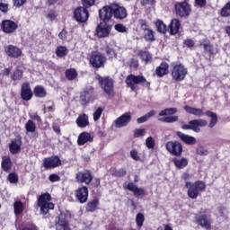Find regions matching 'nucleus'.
Instances as JSON below:
<instances>
[{
    "label": "nucleus",
    "mask_w": 230,
    "mask_h": 230,
    "mask_svg": "<svg viewBox=\"0 0 230 230\" xmlns=\"http://www.w3.org/2000/svg\"><path fill=\"white\" fill-rule=\"evenodd\" d=\"M112 17L116 21H125L128 17V12L125 6L116 2L104 5L99 10V19L102 22H111Z\"/></svg>",
    "instance_id": "nucleus-1"
},
{
    "label": "nucleus",
    "mask_w": 230,
    "mask_h": 230,
    "mask_svg": "<svg viewBox=\"0 0 230 230\" xmlns=\"http://www.w3.org/2000/svg\"><path fill=\"white\" fill-rule=\"evenodd\" d=\"M82 6L74 10V21L79 24H84L89 21V8L96 5V0H81Z\"/></svg>",
    "instance_id": "nucleus-2"
},
{
    "label": "nucleus",
    "mask_w": 230,
    "mask_h": 230,
    "mask_svg": "<svg viewBox=\"0 0 230 230\" xmlns=\"http://www.w3.org/2000/svg\"><path fill=\"white\" fill-rule=\"evenodd\" d=\"M51 200H53V198L49 192L40 194L38 197L37 206L40 208L41 215H48L49 213V209H55V204L51 202Z\"/></svg>",
    "instance_id": "nucleus-3"
},
{
    "label": "nucleus",
    "mask_w": 230,
    "mask_h": 230,
    "mask_svg": "<svg viewBox=\"0 0 230 230\" xmlns=\"http://www.w3.org/2000/svg\"><path fill=\"white\" fill-rule=\"evenodd\" d=\"M185 188H187V195L189 199H198L202 191H206V182L202 181H196L195 182L186 181Z\"/></svg>",
    "instance_id": "nucleus-4"
},
{
    "label": "nucleus",
    "mask_w": 230,
    "mask_h": 230,
    "mask_svg": "<svg viewBox=\"0 0 230 230\" xmlns=\"http://www.w3.org/2000/svg\"><path fill=\"white\" fill-rule=\"evenodd\" d=\"M95 79L99 83L101 89H102L103 93H105L107 96H115L116 93H114V79H112V77L109 75L102 76L100 74H97Z\"/></svg>",
    "instance_id": "nucleus-5"
},
{
    "label": "nucleus",
    "mask_w": 230,
    "mask_h": 230,
    "mask_svg": "<svg viewBox=\"0 0 230 230\" xmlns=\"http://www.w3.org/2000/svg\"><path fill=\"white\" fill-rule=\"evenodd\" d=\"M125 82L131 91H136V85H142V87H146V89H150L151 85V83L144 75H136L133 74L128 75Z\"/></svg>",
    "instance_id": "nucleus-6"
},
{
    "label": "nucleus",
    "mask_w": 230,
    "mask_h": 230,
    "mask_svg": "<svg viewBox=\"0 0 230 230\" xmlns=\"http://www.w3.org/2000/svg\"><path fill=\"white\" fill-rule=\"evenodd\" d=\"M171 76L174 82H183L188 75V68L181 63L171 64Z\"/></svg>",
    "instance_id": "nucleus-7"
},
{
    "label": "nucleus",
    "mask_w": 230,
    "mask_h": 230,
    "mask_svg": "<svg viewBox=\"0 0 230 230\" xmlns=\"http://www.w3.org/2000/svg\"><path fill=\"white\" fill-rule=\"evenodd\" d=\"M177 112H179L177 108H165L158 113V116L160 117L158 118V121H161L162 123H175L179 121V116L175 115Z\"/></svg>",
    "instance_id": "nucleus-8"
},
{
    "label": "nucleus",
    "mask_w": 230,
    "mask_h": 230,
    "mask_svg": "<svg viewBox=\"0 0 230 230\" xmlns=\"http://www.w3.org/2000/svg\"><path fill=\"white\" fill-rule=\"evenodd\" d=\"M174 12L178 17L187 19L191 13V4L186 2H178L174 4Z\"/></svg>",
    "instance_id": "nucleus-9"
},
{
    "label": "nucleus",
    "mask_w": 230,
    "mask_h": 230,
    "mask_svg": "<svg viewBox=\"0 0 230 230\" xmlns=\"http://www.w3.org/2000/svg\"><path fill=\"white\" fill-rule=\"evenodd\" d=\"M208 126V120L204 119H195L192 120H190L188 124H183L181 126L182 130H192L193 132H196V134H199L200 132V127H207Z\"/></svg>",
    "instance_id": "nucleus-10"
},
{
    "label": "nucleus",
    "mask_w": 230,
    "mask_h": 230,
    "mask_svg": "<svg viewBox=\"0 0 230 230\" xmlns=\"http://www.w3.org/2000/svg\"><path fill=\"white\" fill-rule=\"evenodd\" d=\"M165 148L171 155H174L175 157H181L182 155V152H184V147H182V144L177 140H171L165 144Z\"/></svg>",
    "instance_id": "nucleus-11"
},
{
    "label": "nucleus",
    "mask_w": 230,
    "mask_h": 230,
    "mask_svg": "<svg viewBox=\"0 0 230 230\" xmlns=\"http://www.w3.org/2000/svg\"><path fill=\"white\" fill-rule=\"evenodd\" d=\"M111 31H112V25L109 22H100L95 30V36L97 39H107L111 35Z\"/></svg>",
    "instance_id": "nucleus-12"
},
{
    "label": "nucleus",
    "mask_w": 230,
    "mask_h": 230,
    "mask_svg": "<svg viewBox=\"0 0 230 230\" xmlns=\"http://www.w3.org/2000/svg\"><path fill=\"white\" fill-rule=\"evenodd\" d=\"M42 166L45 170H55V168L62 166V160H60L58 155L45 157L43 159Z\"/></svg>",
    "instance_id": "nucleus-13"
},
{
    "label": "nucleus",
    "mask_w": 230,
    "mask_h": 230,
    "mask_svg": "<svg viewBox=\"0 0 230 230\" xmlns=\"http://www.w3.org/2000/svg\"><path fill=\"white\" fill-rule=\"evenodd\" d=\"M105 62L107 58L100 52H93L90 58V64L94 69H100V67H105Z\"/></svg>",
    "instance_id": "nucleus-14"
},
{
    "label": "nucleus",
    "mask_w": 230,
    "mask_h": 230,
    "mask_svg": "<svg viewBox=\"0 0 230 230\" xmlns=\"http://www.w3.org/2000/svg\"><path fill=\"white\" fill-rule=\"evenodd\" d=\"M0 28L4 33L7 35H12L19 30V25L13 20H3L0 23Z\"/></svg>",
    "instance_id": "nucleus-15"
},
{
    "label": "nucleus",
    "mask_w": 230,
    "mask_h": 230,
    "mask_svg": "<svg viewBox=\"0 0 230 230\" xmlns=\"http://www.w3.org/2000/svg\"><path fill=\"white\" fill-rule=\"evenodd\" d=\"M123 188L124 190L131 191L137 199H141L146 196V190L143 188L137 187L134 182H128V184L124 183Z\"/></svg>",
    "instance_id": "nucleus-16"
},
{
    "label": "nucleus",
    "mask_w": 230,
    "mask_h": 230,
    "mask_svg": "<svg viewBox=\"0 0 230 230\" xmlns=\"http://www.w3.org/2000/svg\"><path fill=\"white\" fill-rule=\"evenodd\" d=\"M93 172H91V170H85L84 172H78L75 174V180L77 181V182H80L81 184H87V186H89V184H91V182H93Z\"/></svg>",
    "instance_id": "nucleus-17"
},
{
    "label": "nucleus",
    "mask_w": 230,
    "mask_h": 230,
    "mask_svg": "<svg viewBox=\"0 0 230 230\" xmlns=\"http://www.w3.org/2000/svg\"><path fill=\"white\" fill-rule=\"evenodd\" d=\"M75 196L80 204H85V202L89 200V188L86 186L79 187L77 190H75Z\"/></svg>",
    "instance_id": "nucleus-18"
},
{
    "label": "nucleus",
    "mask_w": 230,
    "mask_h": 230,
    "mask_svg": "<svg viewBox=\"0 0 230 230\" xmlns=\"http://www.w3.org/2000/svg\"><path fill=\"white\" fill-rule=\"evenodd\" d=\"M20 96L23 102H30L33 98V91L29 82H24L21 87Z\"/></svg>",
    "instance_id": "nucleus-19"
},
{
    "label": "nucleus",
    "mask_w": 230,
    "mask_h": 230,
    "mask_svg": "<svg viewBox=\"0 0 230 230\" xmlns=\"http://www.w3.org/2000/svg\"><path fill=\"white\" fill-rule=\"evenodd\" d=\"M195 222L203 229L211 230V219L206 214H200L195 216Z\"/></svg>",
    "instance_id": "nucleus-20"
},
{
    "label": "nucleus",
    "mask_w": 230,
    "mask_h": 230,
    "mask_svg": "<svg viewBox=\"0 0 230 230\" xmlns=\"http://www.w3.org/2000/svg\"><path fill=\"white\" fill-rule=\"evenodd\" d=\"M4 51L9 58H21L22 57V49L15 45H7L4 47Z\"/></svg>",
    "instance_id": "nucleus-21"
},
{
    "label": "nucleus",
    "mask_w": 230,
    "mask_h": 230,
    "mask_svg": "<svg viewBox=\"0 0 230 230\" xmlns=\"http://www.w3.org/2000/svg\"><path fill=\"white\" fill-rule=\"evenodd\" d=\"M130 121H132V113L126 112L115 119V127L116 128L127 127Z\"/></svg>",
    "instance_id": "nucleus-22"
},
{
    "label": "nucleus",
    "mask_w": 230,
    "mask_h": 230,
    "mask_svg": "<svg viewBox=\"0 0 230 230\" xmlns=\"http://www.w3.org/2000/svg\"><path fill=\"white\" fill-rule=\"evenodd\" d=\"M94 94V88L90 86L89 88H85L80 95V100L83 105H87L91 100H93V96Z\"/></svg>",
    "instance_id": "nucleus-23"
},
{
    "label": "nucleus",
    "mask_w": 230,
    "mask_h": 230,
    "mask_svg": "<svg viewBox=\"0 0 230 230\" xmlns=\"http://www.w3.org/2000/svg\"><path fill=\"white\" fill-rule=\"evenodd\" d=\"M94 141V136L87 131L82 132L77 138V145L79 146H84L85 143H93Z\"/></svg>",
    "instance_id": "nucleus-24"
},
{
    "label": "nucleus",
    "mask_w": 230,
    "mask_h": 230,
    "mask_svg": "<svg viewBox=\"0 0 230 230\" xmlns=\"http://www.w3.org/2000/svg\"><path fill=\"white\" fill-rule=\"evenodd\" d=\"M181 31V20L172 18L168 25V32L170 35H177Z\"/></svg>",
    "instance_id": "nucleus-25"
},
{
    "label": "nucleus",
    "mask_w": 230,
    "mask_h": 230,
    "mask_svg": "<svg viewBox=\"0 0 230 230\" xmlns=\"http://www.w3.org/2000/svg\"><path fill=\"white\" fill-rule=\"evenodd\" d=\"M21 146H22V138L21 137H17L11 141L9 150L11 154H19V152H21Z\"/></svg>",
    "instance_id": "nucleus-26"
},
{
    "label": "nucleus",
    "mask_w": 230,
    "mask_h": 230,
    "mask_svg": "<svg viewBox=\"0 0 230 230\" xmlns=\"http://www.w3.org/2000/svg\"><path fill=\"white\" fill-rule=\"evenodd\" d=\"M176 136L185 145H189V146L197 145V138H195V137L186 135V134L182 133L181 131H177Z\"/></svg>",
    "instance_id": "nucleus-27"
},
{
    "label": "nucleus",
    "mask_w": 230,
    "mask_h": 230,
    "mask_svg": "<svg viewBox=\"0 0 230 230\" xmlns=\"http://www.w3.org/2000/svg\"><path fill=\"white\" fill-rule=\"evenodd\" d=\"M170 65L163 61L159 66L156 67L155 69V75L158 76V78H163V76H166L168 73H170Z\"/></svg>",
    "instance_id": "nucleus-28"
},
{
    "label": "nucleus",
    "mask_w": 230,
    "mask_h": 230,
    "mask_svg": "<svg viewBox=\"0 0 230 230\" xmlns=\"http://www.w3.org/2000/svg\"><path fill=\"white\" fill-rule=\"evenodd\" d=\"M200 47H203L205 53H208L209 57L215 55V46L211 43V40L205 39L199 43Z\"/></svg>",
    "instance_id": "nucleus-29"
},
{
    "label": "nucleus",
    "mask_w": 230,
    "mask_h": 230,
    "mask_svg": "<svg viewBox=\"0 0 230 230\" xmlns=\"http://www.w3.org/2000/svg\"><path fill=\"white\" fill-rule=\"evenodd\" d=\"M183 109L188 114H192L198 118H202V116H204V111L200 108H193L190 105H185Z\"/></svg>",
    "instance_id": "nucleus-30"
},
{
    "label": "nucleus",
    "mask_w": 230,
    "mask_h": 230,
    "mask_svg": "<svg viewBox=\"0 0 230 230\" xmlns=\"http://www.w3.org/2000/svg\"><path fill=\"white\" fill-rule=\"evenodd\" d=\"M75 123L80 128H85V127H89V116L85 113L79 115L75 120Z\"/></svg>",
    "instance_id": "nucleus-31"
},
{
    "label": "nucleus",
    "mask_w": 230,
    "mask_h": 230,
    "mask_svg": "<svg viewBox=\"0 0 230 230\" xmlns=\"http://www.w3.org/2000/svg\"><path fill=\"white\" fill-rule=\"evenodd\" d=\"M98 206H100V199L95 198L87 202L85 209L87 213H94V211H97Z\"/></svg>",
    "instance_id": "nucleus-32"
},
{
    "label": "nucleus",
    "mask_w": 230,
    "mask_h": 230,
    "mask_svg": "<svg viewBox=\"0 0 230 230\" xmlns=\"http://www.w3.org/2000/svg\"><path fill=\"white\" fill-rule=\"evenodd\" d=\"M205 115H207L208 118H210L208 124L209 128H214L217 126V123H218V115L211 111H205Z\"/></svg>",
    "instance_id": "nucleus-33"
},
{
    "label": "nucleus",
    "mask_w": 230,
    "mask_h": 230,
    "mask_svg": "<svg viewBox=\"0 0 230 230\" xmlns=\"http://www.w3.org/2000/svg\"><path fill=\"white\" fill-rule=\"evenodd\" d=\"M33 94L36 98H46L48 92L42 85H36L33 89Z\"/></svg>",
    "instance_id": "nucleus-34"
},
{
    "label": "nucleus",
    "mask_w": 230,
    "mask_h": 230,
    "mask_svg": "<svg viewBox=\"0 0 230 230\" xmlns=\"http://www.w3.org/2000/svg\"><path fill=\"white\" fill-rule=\"evenodd\" d=\"M110 173L112 177H117V178H121V177H125V175H127V169L125 168H111L110 169Z\"/></svg>",
    "instance_id": "nucleus-35"
},
{
    "label": "nucleus",
    "mask_w": 230,
    "mask_h": 230,
    "mask_svg": "<svg viewBox=\"0 0 230 230\" xmlns=\"http://www.w3.org/2000/svg\"><path fill=\"white\" fill-rule=\"evenodd\" d=\"M65 76L66 80L73 82V80H76V78H78V72L76 71V68H67L65 71Z\"/></svg>",
    "instance_id": "nucleus-36"
},
{
    "label": "nucleus",
    "mask_w": 230,
    "mask_h": 230,
    "mask_svg": "<svg viewBox=\"0 0 230 230\" xmlns=\"http://www.w3.org/2000/svg\"><path fill=\"white\" fill-rule=\"evenodd\" d=\"M172 163L178 170H182L183 168H186L188 165V160L184 157L179 159V158H173Z\"/></svg>",
    "instance_id": "nucleus-37"
},
{
    "label": "nucleus",
    "mask_w": 230,
    "mask_h": 230,
    "mask_svg": "<svg viewBox=\"0 0 230 230\" xmlns=\"http://www.w3.org/2000/svg\"><path fill=\"white\" fill-rule=\"evenodd\" d=\"M23 76H24V72L19 67H16L13 72V74L11 75V78L13 82H19L22 80Z\"/></svg>",
    "instance_id": "nucleus-38"
},
{
    "label": "nucleus",
    "mask_w": 230,
    "mask_h": 230,
    "mask_svg": "<svg viewBox=\"0 0 230 230\" xmlns=\"http://www.w3.org/2000/svg\"><path fill=\"white\" fill-rule=\"evenodd\" d=\"M155 26L159 33H163L164 35L168 31V27L164 22H163V20H157L155 23Z\"/></svg>",
    "instance_id": "nucleus-39"
},
{
    "label": "nucleus",
    "mask_w": 230,
    "mask_h": 230,
    "mask_svg": "<svg viewBox=\"0 0 230 230\" xmlns=\"http://www.w3.org/2000/svg\"><path fill=\"white\" fill-rule=\"evenodd\" d=\"M67 53H69V50L66 46H58L56 49V56L58 58H64V57H67Z\"/></svg>",
    "instance_id": "nucleus-40"
},
{
    "label": "nucleus",
    "mask_w": 230,
    "mask_h": 230,
    "mask_svg": "<svg viewBox=\"0 0 230 230\" xmlns=\"http://www.w3.org/2000/svg\"><path fill=\"white\" fill-rule=\"evenodd\" d=\"M2 169L4 172H10L12 170V159L10 157L4 156L2 160Z\"/></svg>",
    "instance_id": "nucleus-41"
},
{
    "label": "nucleus",
    "mask_w": 230,
    "mask_h": 230,
    "mask_svg": "<svg viewBox=\"0 0 230 230\" xmlns=\"http://www.w3.org/2000/svg\"><path fill=\"white\" fill-rule=\"evenodd\" d=\"M13 211L16 217H19V215H22V212L24 211V204L22 203V201H15L13 203Z\"/></svg>",
    "instance_id": "nucleus-42"
},
{
    "label": "nucleus",
    "mask_w": 230,
    "mask_h": 230,
    "mask_svg": "<svg viewBox=\"0 0 230 230\" xmlns=\"http://www.w3.org/2000/svg\"><path fill=\"white\" fill-rule=\"evenodd\" d=\"M155 31L152 29L144 31V39L146 42H154L155 40Z\"/></svg>",
    "instance_id": "nucleus-43"
},
{
    "label": "nucleus",
    "mask_w": 230,
    "mask_h": 230,
    "mask_svg": "<svg viewBox=\"0 0 230 230\" xmlns=\"http://www.w3.org/2000/svg\"><path fill=\"white\" fill-rule=\"evenodd\" d=\"M138 57H140L141 60H144L146 64L152 62V55L146 50L138 51Z\"/></svg>",
    "instance_id": "nucleus-44"
},
{
    "label": "nucleus",
    "mask_w": 230,
    "mask_h": 230,
    "mask_svg": "<svg viewBox=\"0 0 230 230\" xmlns=\"http://www.w3.org/2000/svg\"><path fill=\"white\" fill-rule=\"evenodd\" d=\"M153 116H155V111L151 110L149 112H147L146 115L138 118L137 119V123L141 124V123H146V121H148V119H150V118H152Z\"/></svg>",
    "instance_id": "nucleus-45"
},
{
    "label": "nucleus",
    "mask_w": 230,
    "mask_h": 230,
    "mask_svg": "<svg viewBox=\"0 0 230 230\" xmlns=\"http://www.w3.org/2000/svg\"><path fill=\"white\" fill-rule=\"evenodd\" d=\"M26 132L33 133L37 130V125L33 122L32 119H29L25 124Z\"/></svg>",
    "instance_id": "nucleus-46"
},
{
    "label": "nucleus",
    "mask_w": 230,
    "mask_h": 230,
    "mask_svg": "<svg viewBox=\"0 0 230 230\" xmlns=\"http://www.w3.org/2000/svg\"><path fill=\"white\" fill-rule=\"evenodd\" d=\"M136 224L137 227H143V224H145V214L137 213L136 216Z\"/></svg>",
    "instance_id": "nucleus-47"
},
{
    "label": "nucleus",
    "mask_w": 230,
    "mask_h": 230,
    "mask_svg": "<svg viewBox=\"0 0 230 230\" xmlns=\"http://www.w3.org/2000/svg\"><path fill=\"white\" fill-rule=\"evenodd\" d=\"M221 17H230V2L226 3L220 12Z\"/></svg>",
    "instance_id": "nucleus-48"
},
{
    "label": "nucleus",
    "mask_w": 230,
    "mask_h": 230,
    "mask_svg": "<svg viewBox=\"0 0 230 230\" xmlns=\"http://www.w3.org/2000/svg\"><path fill=\"white\" fill-rule=\"evenodd\" d=\"M7 181H9L11 184H17V182H19V175L15 172H11L7 176Z\"/></svg>",
    "instance_id": "nucleus-49"
},
{
    "label": "nucleus",
    "mask_w": 230,
    "mask_h": 230,
    "mask_svg": "<svg viewBox=\"0 0 230 230\" xmlns=\"http://www.w3.org/2000/svg\"><path fill=\"white\" fill-rule=\"evenodd\" d=\"M146 146L149 149L152 150L153 148L155 147V140L152 137H148L146 139Z\"/></svg>",
    "instance_id": "nucleus-50"
},
{
    "label": "nucleus",
    "mask_w": 230,
    "mask_h": 230,
    "mask_svg": "<svg viewBox=\"0 0 230 230\" xmlns=\"http://www.w3.org/2000/svg\"><path fill=\"white\" fill-rule=\"evenodd\" d=\"M106 55L109 57L110 59L116 58L118 57V54L116 53V50L111 47L106 48Z\"/></svg>",
    "instance_id": "nucleus-51"
},
{
    "label": "nucleus",
    "mask_w": 230,
    "mask_h": 230,
    "mask_svg": "<svg viewBox=\"0 0 230 230\" xmlns=\"http://www.w3.org/2000/svg\"><path fill=\"white\" fill-rule=\"evenodd\" d=\"M114 30L119 33H127L128 31L127 27L123 25V23H116L114 25Z\"/></svg>",
    "instance_id": "nucleus-52"
},
{
    "label": "nucleus",
    "mask_w": 230,
    "mask_h": 230,
    "mask_svg": "<svg viewBox=\"0 0 230 230\" xmlns=\"http://www.w3.org/2000/svg\"><path fill=\"white\" fill-rule=\"evenodd\" d=\"M137 26L138 28H140V30H142V31H146V30H148V22H146V19L138 20Z\"/></svg>",
    "instance_id": "nucleus-53"
},
{
    "label": "nucleus",
    "mask_w": 230,
    "mask_h": 230,
    "mask_svg": "<svg viewBox=\"0 0 230 230\" xmlns=\"http://www.w3.org/2000/svg\"><path fill=\"white\" fill-rule=\"evenodd\" d=\"M102 114H103V108H97V110L93 112V121H98V119L102 118Z\"/></svg>",
    "instance_id": "nucleus-54"
},
{
    "label": "nucleus",
    "mask_w": 230,
    "mask_h": 230,
    "mask_svg": "<svg viewBox=\"0 0 230 230\" xmlns=\"http://www.w3.org/2000/svg\"><path fill=\"white\" fill-rule=\"evenodd\" d=\"M196 154L198 155H208V154H209V151H208V149H205L203 146H199L196 148Z\"/></svg>",
    "instance_id": "nucleus-55"
},
{
    "label": "nucleus",
    "mask_w": 230,
    "mask_h": 230,
    "mask_svg": "<svg viewBox=\"0 0 230 230\" xmlns=\"http://www.w3.org/2000/svg\"><path fill=\"white\" fill-rule=\"evenodd\" d=\"M52 130L57 134V136H62V129L58 122L52 123Z\"/></svg>",
    "instance_id": "nucleus-56"
},
{
    "label": "nucleus",
    "mask_w": 230,
    "mask_h": 230,
    "mask_svg": "<svg viewBox=\"0 0 230 230\" xmlns=\"http://www.w3.org/2000/svg\"><path fill=\"white\" fill-rule=\"evenodd\" d=\"M183 46L191 49L192 48H195V41L191 39H186L183 41Z\"/></svg>",
    "instance_id": "nucleus-57"
},
{
    "label": "nucleus",
    "mask_w": 230,
    "mask_h": 230,
    "mask_svg": "<svg viewBox=\"0 0 230 230\" xmlns=\"http://www.w3.org/2000/svg\"><path fill=\"white\" fill-rule=\"evenodd\" d=\"M67 35H69V32L67 31V30H66V28H64L58 34V37L60 39V40H67Z\"/></svg>",
    "instance_id": "nucleus-58"
},
{
    "label": "nucleus",
    "mask_w": 230,
    "mask_h": 230,
    "mask_svg": "<svg viewBox=\"0 0 230 230\" xmlns=\"http://www.w3.org/2000/svg\"><path fill=\"white\" fill-rule=\"evenodd\" d=\"M47 19L49 21H55V19H57V12L53 9H50L47 14Z\"/></svg>",
    "instance_id": "nucleus-59"
},
{
    "label": "nucleus",
    "mask_w": 230,
    "mask_h": 230,
    "mask_svg": "<svg viewBox=\"0 0 230 230\" xmlns=\"http://www.w3.org/2000/svg\"><path fill=\"white\" fill-rule=\"evenodd\" d=\"M26 1L28 0H13V4L15 8H21V6H24V4H26Z\"/></svg>",
    "instance_id": "nucleus-60"
},
{
    "label": "nucleus",
    "mask_w": 230,
    "mask_h": 230,
    "mask_svg": "<svg viewBox=\"0 0 230 230\" xmlns=\"http://www.w3.org/2000/svg\"><path fill=\"white\" fill-rule=\"evenodd\" d=\"M130 157L133 158L134 161H141V157L136 149L130 151Z\"/></svg>",
    "instance_id": "nucleus-61"
},
{
    "label": "nucleus",
    "mask_w": 230,
    "mask_h": 230,
    "mask_svg": "<svg viewBox=\"0 0 230 230\" xmlns=\"http://www.w3.org/2000/svg\"><path fill=\"white\" fill-rule=\"evenodd\" d=\"M145 128H137L134 130V137H141V136H145Z\"/></svg>",
    "instance_id": "nucleus-62"
},
{
    "label": "nucleus",
    "mask_w": 230,
    "mask_h": 230,
    "mask_svg": "<svg viewBox=\"0 0 230 230\" xmlns=\"http://www.w3.org/2000/svg\"><path fill=\"white\" fill-rule=\"evenodd\" d=\"M49 181H50V182H58L60 181V176L57 173H52L49 176Z\"/></svg>",
    "instance_id": "nucleus-63"
},
{
    "label": "nucleus",
    "mask_w": 230,
    "mask_h": 230,
    "mask_svg": "<svg viewBox=\"0 0 230 230\" xmlns=\"http://www.w3.org/2000/svg\"><path fill=\"white\" fill-rule=\"evenodd\" d=\"M93 188L98 189L101 186V180L100 178H93L92 181Z\"/></svg>",
    "instance_id": "nucleus-64"
}]
</instances>
